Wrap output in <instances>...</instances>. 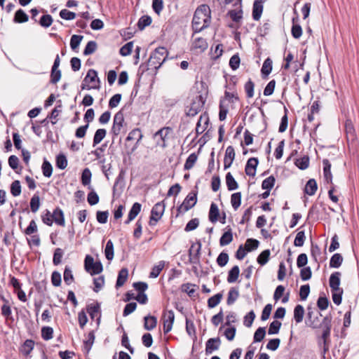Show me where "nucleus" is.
<instances>
[{"mask_svg":"<svg viewBox=\"0 0 359 359\" xmlns=\"http://www.w3.org/2000/svg\"><path fill=\"white\" fill-rule=\"evenodd\" d=\"M241 197L242 196L241 192L234 193L231 196V203L235 210L241 206Z\"/></svg>","mask_w":359,"mask_h":359,"instance_id":"obj_42","label":"nucleus"},{"mask_svg":"<svg viewBox=\"0 0 359 359\" xmlns=\"http://www.w3.org/2000/svg\"><path fill=\"white\" fill-rule=\"evenodd\" d=\"M240 273V269L238 266L236 265L233 266L229 271L227 281L229 283H234L237 280Z\"/></svg>","mask_w":359,"mask_h":359,"instance_id":"obj_35","label":"nucleus"},{"mask_svg":"<svg viewBox=\"0 0 359 359\" xmlns=\"http://www.w3.org/2000/svg\"><path fill=\"white\" fill-rule=\"evenodd\" d=\"M341 276V273L339 271H335L330 275L329 285L331 288V291H339V290H343L339 287Z\"/></svg>","mask_w":359,"mask_h":359,"instance_id":"obj_16","label":"nucleus"},{"mask_svg":"<svg viewBox=\"0 0 359 359\" xmlns=\"http://www.w3.org/2000/svg\"><path fill=\"white\" fill-rule=\"evenodd\" d=\"M235 158V151L232 146L227 147L224 158V168L226 170L231 167Z\"/></svg>","mask_w":359,"mask_h":359,"instance_id":"obj_18","label":"nucleus"},{"mask_svg":"<svg viewBox=\"0 0 359 359\" xmlns=\"http://www.w3.org/2000/svg\"><path fill=\"white\" fill-rule=\"evenodd\" d=\"M165 266V262L164 261H160L158 264L153 266L151 269V271L149 273V278H157L161 271L163 269Z\"/></svg>","mask_w":359,"mask_h":359,"instance_id":"obj_38","label":"nucleus"},{"mask_svg":"<svg viewBox=\"0 0 359 359\" xmlns=\"http://www.w3.org/2000/svg\"><path fill=\"white\" fill-rule=\"evenodd\" d=\"M266 335V328L264 327H259L255 332L253 337V341L260 342L262 341Z\"/></svg>","mask_w":359,"mask_h":359,"instance_id":"obj_50","label":"nucleus"},{"mask_svg":"<svg viewBox=\"0 0 359 359\" xmlns=\"http://www.w3.org/2000/svg\"><path fill=\"white\" fill-rule=\"evenodd\" d=\"M272 60L270 57H267L262 65L261 69V73L263 78H266L272 71Z\"/></svg>","mask_w":359,"mask_h":359,"instance_id":"obj_28","label":"nucleus"},{"mask_svg":"<svg viewBox=\"0 0 359 359\" xmlns=\"http://www.w3.org/2000/svg\"><path fill=\"white\" fill-rule=\"evenodd\" d=\"M306 240L304 231H299L294 238V245L297 247H302L304 244Z\"/></svg>","mask_w":359,"mask_h":359,"instance_id":"obj_58","label":"nucleus"},{"mask_svg":"<svg viewBox=\"0 0 359 359\" xmlns=\"http://www.w3.org/2000/svg\"><path fill=\"white\" fill-rule=\"evenodd\" d=\"M297 19H298V18H297ZM295 20H296V18H292L293 25L292 27L291 33H292V36L294 39H299L301 37V36L302 35V29L299 25L294 24Z\"/></svg>","mask_w":359,"mask_h":359,"instance_id":"obj_49","label":"nucleus"},{"mask_svg":"<svg viewBox=\"0 0 359 359\" xmlns=\"http://www.w3.org/2000/svg\"><path fill=\"white\" fill-rule=\"evenodd\" d=\"M259 163L257 158L252 157L248 159L245 168V172L247 175L254 177L256 174V168Z\"/></svg>","mask_w":359,"mask_h":359,"instance_id":"obj_17","label":"nucleus"},{"mask_svg":"<svg viewBox=\"0 0 359 359\" xmlns=\"http://www.w3.org/2000/svg\"><path fill=\"white\" fill-rule=\"evenodd\" d=\"M97 48V45L95 41H88L84 48L83 55H89L93 54V53L95 52Z\"/></svg>","mask_w":359,"mask_h":359,"instance_id":"obj_52","label":"nucleus"},{"mask_svg":"<svg viewBox=\"0 0 359 359\" xmlns=\"http://www.w3.org/2000/svg\"><path fill=\"white\" fill-rule=\"evenodd\" d=\"M107 135V130L104 128L97 129L93 137V144L95 147L102 142V140Z\"/></svg>","mask_w":359,"mask_h":359,"instance_id":"obj_37","label":"nucleus"},{"mask_svg":"<svg viewBox=\"0 0 359 359\" xmlns=\"http://www.w3.org/2000/svg\"><path fill=\"white\" fill-rule=\"evenodd\" d=\"M295 165L301 170H305L309 167V158L306 156L298 158L295 161Z\"/></svg>","mask_w":359,"mask_h":359,"instance_id":"obj_62","label":"nucleus"},{"mask_svg":"<svg viewBox=\"0 0 359 359\" xmlns=\"http://www.w3.org/2000/svg\"><path fill=\"white\" fill-rule=\"evenodd\" d=\"M165 211L163 201L156 203L151 209L149 224L150 226H155L161 219Z\"/></svg>","mask_w":359,"mask_h":359,"instance_id":"obj_10","label":"nucleus"},{"mask_svg":"<svg viewBox=\"0 0 359 359\" xmlns=\"http://www.w3.org/2000/svg\"><path fill=\"white\" fill-rule=\"evenodd\" d=\"M270 255H271L270 250L268 249L262 251L257 257V262L261 266L265 265L269 259Z\"/></svg>","mask_w":359,"mask_h":359,"instance_id":"obj_45","label":"nucleus"},{"mask_svg":"<svg viewBox=\"0 0 359 359\" xmlns=\"http://www.w3.org/2000/svg\"><path fill=\"white\" fill-rule=\"evenodd\" d=\"M259 242L254 238H248L247 239L245 248L247 252H250L252 250H256L259 246Z\"/></svg>","mask_w":359,"mask_h":359,"instance_id":"obj_55","label":"nucleus"},{"mask_svg":"<svg viewBox=\"0 0 359 359\" xmlns=\"http://www.w3.org/2000/svg\"><path fill=\"white\" fill-rule=\"evenodd\" d=\"M104 255L109 261H111L114 258V244L111 240H109L107 242L105 249H104Z\"/></svg>","mask_w":359,"mask_h":359,"instance_id":"obj_44","label":"nucleus"},{"mask_svg":"<svg viewBox=\"0 0 359 359\" xmlns=\"http://www.w3.org/2000/svg\"><path fill=\"white\" fill-rule=\"evenodd\" d=\"M144 327L147 330H154L157 325V318L153 316H147L144 318Z\"/></svg>","mask_w":359,"mask_h":359,"instance_id":"obj_27","label":"nucleus"},{"mask_svg":"<svg viewBox=\"0 0 359 359\" xmlns=\"http://www.w3.org/2000/svg\"><path fill=\"white\" fill-rule=\"evenodd\" d=\"M318 189L317 183L314 179H310L306 186L304 191L309 196H313L316 194Z\"/></svg>","mask_w":359,"mask_h":359,"instance_id":"obj_33","label":"nucleus"},{"mask_svg":"<svg viewBox=\"0 0 359 359\" xmlns=\"http://www.w3.org/2000/svg\"><path fill=\"white\" fill-rule=\"evenodd\" d=\"M308 313L306 323L308 326L316 329L318 327H322L323 333H322V339H323V351L325 353L328 350V346L327 345V339L330 335L331 327H332V317L330 316H325L322 322L320 321V316H321V313L317 311H313L312 308L308 306L307 308Z\"/></svg>","mask_w":359,"mask_h":359,"instance_id":"obj_1","label":"nucleus"},{"mask_svg":"<svg viewBox=\"0 0 359 359\" xmlns=\"http://www.w3.org/2000/svg\"><path fill=\"white\" fill-rule=\"evenodd\" d=\"M323 175L327 183L332 184V175L331 172V163L328 159L323 160Z\"/></svg>","mask_w":359,"mask_h":359,"instance_id":"obj_21","label":"nucleus"},{"mask_svg":"<svg viewBox=\"0 0 359 359\" xmlns=\"http://www.w3.org/2000/svg\"><path fill=\"white\" fill-rule=\"evenodd\" d=\"M219 216V211L217 204L212 203L209 211V220L212 223H215L218 220Z\"/></svg>","mask_w":359,"mask_h":359,"instance_id":"obj_32","label":"nucleus"},{"mask_svg":"<svg viewBox=\"0 0 359 359\" xmlns=\"http://www.w3.org/2000/svg\"><path fill=\"white\" fill-rule=\"evenodd\" d=\"M201 250V243L197 241L193 243L189 250V262L191 264H198L200 262V255Z\"/></svg>","mask_w":359,"mask_h":359,"instance_id":"obj_12","label":"nucleus"},{"mask_svg":"<svg viewBox=\"0 0 359 359\" xmlns=\"http://www.w3.org/2000/svg\"><path fill=\"white\" fill-rule=\"evenodd\" d=\"M208 47L206 39L202 37L196 38L192 43V49L200 50L201 52L205 51Z\"/></svg>","mask_w":359,"mask_h":359,"instance_id":"obj_23","label":"nucleus"},{"mask_svg":"<svg viewBox=\"0 0 359 359\" xmlns=\"http://www.w3.org/2000/svg\"><path fill=\"white\" fill-rule=\"evenodd\" d=\"M53 21L52 16L49 14H46L41 16L39 23L41 27L47 28L52 25Z\"/></svg>","mask_w":359,"mask_h":359,"instance_id":"obj_59","label":"nucleus"},{"mask_svg":"<svg viewBox=\"0 0 359 359\" xmlns=\"http://www.w3.org/2000/svg\"><path fill=\"white\" fill-rule=\"evenodd\" d=\"M227 230L222 234L219 239V245L225 246L229 245L233 241L232 229L229 226L226 228Z\"/></svg>","mask_w":359,"mask_h":359,"instance_id":"obj_24","label":"nucleus"},{"mask_svg":"<svg viewBox=\"0 0 359 359\" xmlns=\"http://www.w3.org/2000/svg\"><path fill=\"white\" fill-rule=\"evenodd\" d=\"M100 81L97 76V72L93 69H90L88 71L86 77L83 79V83L81 84V89H100Z\"/></svg>","mask_w":359,"mask_h":359,"instance_id":"obj_4","label":"nucleus"},{"mask_svg":"<svg viewBox=\"0 0 359 359\" xmlns=\"http://www.w3.org/2000/svg\"><path fill=\"white\" fill-rule=\"evenodd\" d=\"M92 173L89 168H85L81 175V183L83 186L89 185L90 183Z\"/></svg>","mask_w":359,"mask_h":359,"instance_id":"obj_53","label":"nucleus"},{"mask_svg":"<svg viewBox=\"0 0 359 359\" xmlns=\"http://www.w3.org/2000/svg\"><path fill=\"white\" fill-rule=\"evenodd\" d=\"M43 175L46 177H50L52 175L53 167L51 164L46 160L43 162L42 166Z\"/></svg>","mask_w":359,"mask_h":359,"instance_id":"obj_60","label":"nucleus"},{"mask_svg":"<svg viewBox=\"0 0 359 359\" xmlns=\"http://www.w3.org/2000/svg\"><path fill=\"white\" fill-rule=\"evenodd\" d=\"M34 346V341L32 339H27L22 346L21 352L25 355H28Z\"/></svg>","mask_w":359,"mask_h":359,"instance_id":"obj_40","label":"nucleus"},{"mask_svg":"<svg viewBox=\"0 0 359 359\" xmlns=\"http://www.w3.org/2000/svg\"><path fill=\"white\" fill-rule=\"evenodd\" d=\"M244 88L247 97L248 98L252 97L254 96V82L251 79H249L248 81L245 83Z\"/></svg>","mask_w":359,"mask_h":359,"instance_id":"obj_64","label":"nucleus"},{"mask_svg":"<svg viewBox=\"0 0 359 359\" xmlns=\"http://www.w3.org/2000/svg\"><path fill=\"white\" fill-rule=\"evenodd\" d=\"M94 331H90L88 334V339L83 341V350L86 354H88L95 341Z\"/></svg>","mask_w":359,"mask_h":359,"instance_id":"obj_30","label":"nucleus"},{"mask_svg":"<svg viewBox=\"0 0 359 359\" xmlns=\"http://www.w3.org/2000/svg\"><path fill=\"white\" fill-rule=\"evenodd\" d=\"M197 202V191H191L190 192L185 199L184 200L183 203L177 208V215L178 216L180 214L184 213L185 212L190 210L191 208H193Z\"/></svg>","mask_w":359,"mask_h":359,"instance_id":"obj_9","label":"nucleus"},{"mask_svg":"<svg viewBox=\"0 0 359 359\" xmlns=\"http://www.w3.org/2000/svg\"><path fill=\"white\" fill-rule=\"evenodd\" d=\"M211 11L206 4H202L196 9L192 19L191 27L194 34L199 33L210 26Z\"/></svg>","mask_w":359,"mask_h":359,"instance_id":"obj_2","label":"nucleus"},{"mask_svg":"<svg viewBox=\"0 0 359 359\" xmlns=\"http://www.w3.org/2000/svg\"><path fill=\"white\" fill-rule=\"evenodd\" d=\"M87 311L89 313L92 320L95 318H97V323L100 322V306L98 303L92 304L87 307Z\"/></svg>","mask_w":359,"mask_h":359,"instance_id":"obj_20","label":"nucleus"},{"mask_svg":"<svg viewBox=\"0 0 359 359\" xmlns=\"http://www.w3.org/2000/svg\"><path fill=\"white\" fill-rule=\"evenodd\" d=\"M221 344V340L219 337L210 338L205 343V353L210 355L213 351L219 349Z\"/></svg>","mask_w":359,"mask_h":359,"instance_id":"obj_15","label":"nucleus"},{"mask_svg":"<svg viewBox=\"0 0 359 359\" xmlns=\"http://www.w3.org/2000/svg\"><path fill=\"white\" fill-rule=\"evenodd\" d=\"M84 269L91 276L100 274L103 271V266L101 262H94L92 256L88 255L84 259Z\"/></svg>","mask_w":359,"mask_h":359,"instance_id":"obj_6","label":"nucleus"},{"mask_svg":"<svg viewBox=\"0 0 359 359\" xmlns=\"http://www.w3.org/2000/svg\"><path fill=\"white\" fill-rule=\"evenodd\" d=\"M281 323L278 320H273L271 323L269 328L268 330L269 334H276L279 332L281 327Z\"/></svg>","mask_w":359,"mask_h":359,"instance_id":"obj_63","label":"nucleus"},{"mask_svg":"<svg viewBox=\"0 0 359 359\" xmlns=\"http://www.w3.org/2000/svg\"><path fill=\"white\" fill-rule=\"evenodd\" d=\"M54 222L62 226H65V217L62 210L60 208H56L52 214Z\"/></svg>","mask_w":359,"mask_h":359,"instance_id":"obj_25","label":"nucleus"},{"mask_svg":"<svg viewBox=\"0 0 359 359\" xmlns=\"http://www.w3.org/2000/svg\"><path fill=\"white\" fill-rule=\"evenodd\" d=\"M233 6L236 7L238 6V9L229 11L228 15L233 22H239L243 18L242 0H237Z\"/></svg>","mask_w":359,"mask_h":359,"instance_id":"obj_14","label":"nucleus"},{"mask_svg":"<svg viewBox=\"0 0 359 359\" xmlns=\"http://www.w3.org/2000/svg\"><path fill=\"white\" fill-rule=\"evenodd\" d=\"M142 205L137 202L135 203L129 211L128 219L125 221V224H128L133 221L141 211Z\"/></svg>","mask_w":359,"mask_h":359,"instance_id":"obj_22","label":"nucleus"},{"mask_svg":"<svg viewBox=\"0 0 359 359\" xmlns=\"http://www.w3.org/2000/svg\"><path fill=\"white\" fill-rule=\"evenodd\" d=\"M8 163L9 166L15 170V172L18 174H20L22 170V166H19V158L15 156L11 155L9 156Z\"/></svg>","mask_w":359,"mask_h":359,"instance_id":"obj_29","label":"nucleus"},{"mask_svg":"<svg viewBox=\"0 0 359 359\" xmlns=\"http://www.w3.org/2000/svg\"><path fill=\"white\" fill-rule=\"evenodd\" d=\"M175 320V313L173 311L170 310L163 313V332L168 333L172 327Z\"/></svg>","mask_w":359,"mask_h":359,"instance_id":"obj_13","label":"nucleus"},{"mask_svg":"<svg viewBox=\"0 0 359 359\" xmlns=\"http://www.w3.org/2000/svg\"><path fill=\"white\" fill-rule=\"evenodd\" d=\"M168 54V50L164 47H158L156 48L151 53L147 64V68L145 69H158L166 60Z\"/></svg>","mask_w":359,"mask_h":359,"instance_id":"obj_3","label":"nucleus"},{"mask_svg":"<svg viewBox=\"0 0 359 359\" xmlns=\"http://www.w3.org/2000/svg\"><path fill=\"white\" fill-rule=\"evenodd\" d=\"M28 20V15L21 8L15 12L13 18V22L15 23H24L27 22Z\"/></svg>","mask_w":359,"mask_h":359,"instance_id":"obj_31","label":"nucleus"},{"mask_svg":"<svg viewBox=\"0 0 359 359\" xmlns=\"http://www.w3.org/2000/svg\"><path fill=\"white\" fill-rule=\"evenodd\" d=\"M125 121L124 115L122 110L118 111L114 117L113 126L111 129V133L113 136H118L122 130Z\"/></svg>","mask_w":359,"mask_h":359,"instance_id":"obj_11","label":"nucleus"},{"mask_svg":"<svg viewBox=\"0 0 359 359\" xmlns=\"http://www.w3.org/2000/svg\"><path fill=\"white\" fill-rule=\"evenodd\" d=\"M266 0H255L253 3L252 7V18L257 21L260 19L264 6L263 4Z\"/></svg>","mask_w":359,"mask_h":359,"instance_id":"obj_19","label":"nucleus"},{"mask_svg":"<svg viewBox=\"0 0 359 359\" xmlns=\"http://www.w3.org/2000/svg\"><path fill=\"white\" fill-rule=\"evenodd\" d=\"M63 254L64 252L62 249L57 248L55 250L53 258L54 265L57 266L61 263Z\"/></svg>","mask_w":359,"mask_h":359,"instance_id":"obj_61","label":"nucleus"},{"mask_svg":"<svg viewBox=\"0 0 359 359\" xmlns=\"http://www.w3.org/2000/svg\"><path fill=\"white\" fill-rule=\"evenodd\" d=\"M40 207V197L38 194L33 195L30 200V208L32 212H36Z\"/></svg>","mask_w":359,"mask_h":359,"instance_id":"obj_51","label":"nucleus"},{"mask_svg":"<svg viewBox=\"0 0 359 359\" xmlns=\"http://www.w3.org/2000/svg\"><path fill=\"white\" fill-rule=\"evenodd\" d=\"M38 227L36 222L32 219L30 221L28 226L25 229L24 233L25 235H32L30 239H27L29 245H34V246H39L41 244L40 237L38 234H34L37 233Z\"/></svg>","mask_w":359,"mask_h":359,"instance_id":"obj_7","label":"nucleus"},{"mask_svg":"<svg viewBox=\"0 0 359 359\" xmlns=\"http://www.w3.org/2000/svg\"><path fill=\"white\" fill-rule=\"evenodd\" d=\"M223 297L222 293H217L212 297H210L208 300V306L210 309H212L217 306Z\"/></svg>","mask_w":359,"mask_h":359,"instance_id":"obj_41","label":"nucleus"},{"mask_svg":"<svg viewBox=\"0 0 359 359\" xmlns=\"http://www.w3.org/2000/svg\"><path fill=\"white\" fill-rule=\"evenodd\" d=\"M343 262V257L339 253L333 255L330 260V266L331 268H339Z\"/></svg>","mask_w":359,"mask_h":359,"instance_id":"obj_39","label":"nucleus"},{"mask_svg":"<svg viewBox=\"0 0 359 359\" xmlns=\"http://www.w3.org/2000/svg\"><path fill=\"white\" fill-rule=\"evenodd\" d=\"M128 276V271L126 268L121 269L118 274L116 287L118 288L124 285Z\"/></svg>","mask_w":359,"mask_h":359,"instance_id":"obj_26","label":"nucleus"},{"mask_svg":"<svg viewBox=\"0 0 359 359\" xmlns=\"http://www.w3.org/2000/svg\"><path fill=\"white\" fill-rule=\"evenodd\" d=\"M170 127H163L156 131L154 135V139H157L156 141V146L159 147L162 149L167 147V140H168V135L172 132Z\"/></svg>","mask_w":359,"mask_h":359,"instance_id":"obj_8","label":"nucleus"},{"mask_svg":"<svg viewBox=\"0 0 359 359\" xmlns=\"http://www.w3.org/2000/svg\"><path fill=\"white\" fill-rule=\"evenodd\" d=\"M198 159V156L195 153L191 154L186 160L184 165V170L191 169Z\"/></svg>","mask_w":359,"mask_h":359,"instance_id":"obj_47","label":"nucleus"},{"mask_svg":"<svg viewBox=\"0 0 359 359\" xmlns=\"http://www.w3.org/2000/svg\"><path fill=\"white\" fill-rule=\"evenodd\" d=\"M205 102V97L202 95H197L192 100L190 105L186 107V115L191 117L195 116L201 111Z\"/></svg>","mask_w":359,"mask_h":359,"instance_id":"obj_5","label":"nucleus"},{"mask_svg":"<svg viewBox=\"0 0 359 359\" xmlns=\"http://www.w3.org/2000/svg\"><path fill=\"white\" fill-rule=\"evenodd\" d=\"M239 296L238 290H236L235 287H231L228 293V297L226 300V303L228 305L233 304L235 301L238 299Z\"/></svg>","mask_w":359,"mask_h":359,"instance_id":"obj_46","label":"nucleus"},{"mask_svg":"<svg viewBox=\"0 0 359 359\" xmlns=\"http://www.w3.org/2000/svg\"><path fill=\"white\" fill-rule=\"evenodd\" d=\"M304 316V307L298 304L294 307V318L297 323H299L302 322Z\"/></svg>","mask_w":359,"mask_h":359,"instance_id":"obj_36","label":"nucleus"},{"mask_svg":"<svg viewBox=\"0 0 359 359\" xmlns=\"http://www.w3.org/2000/svg\"><path fill=\"white\" fill-rule=\"evenodd\" d=\"M275 181V177L273 175L269 176L262 182V188L265 190H271L274 186Z\"/></svg>","mask_w":359,"mask_h":359,"instance_id":"obj_56","label":"nucleus"},{"mask_svg":"<svg viewBox=\"0 0 359 359\" xmlns=\"http://www.w3.org/2000/svg\"><path fill=\"white\" fill-rule=\"evenodd\" d=\"M142 137L143 135L140 129L135 128L129 133L128 137H126V141H130L137 139V142H139L142 140Z\"/></svg>","mask_w":359,"mask_h":359,"instance_id":"obj_43","label":"nucleus"},{"mask_svg":"<svg viewBox=\"0 0 359 359\" xmlns=\"http://www.w3.org/2000/svg\"><path fill=\"white\" fill-rule=\"evenodd\" d=\"M151 22H152V19L150 16H149V15L142 16L139 19L138 22H137V26H138L139 29H140V30L144 29L146 27L150 25Z\"/></svg>","mask_w":359,"mask_h":359,"instance_id":"obj_48","label":"nucleus"},{"mask_svg":"<svg viewBox=\"0 0 359 359\" xmlns=\"http://www.w3.org/2000/svg\"><path fill=\"white\" fill-rule=\"evenodd\" d=\"M11 193L15 197L20 195L21 185L19 180H15L12 182L11 185Z\"/></svg>","mask_w":359,"mask_h":359,"instance_id":"obj_57","label":"nucleus"},{"mask_svg":"<svg viewBox=\"0 0 359 359\" xmlns=\"http://www.w3.org/2000/svg\"><path fill=\"white\" fill-rule=\"evenodd\" d=\"M53 337V329L51 327L45 326L41 328V337L46 340H50Z\"/></svg>","mask_w":359,"mask_h":359,"instance_id":"obj_54","label":"nucleus"},{"mask_svg":"<svg viewBox=\"0 0 359 359\" xmlns=\"http://www.w3.org/2000/svg\"><path fill=\"white\" fill-rule=\"evenodd\" d=\"M225 179L226 184L229 191H233L238 189V182L235 180L231 172L226 173Z\"/></svg>","mask_w":359,"mask_h":359,"instance_id":"obj_34","label":"nucleus"}]
</instances>
